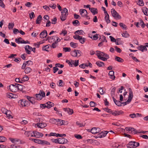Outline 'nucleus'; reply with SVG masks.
Segmentation results:
<instances>
[{"label":"nucleus","instance_id":"nucleus-1","mask_svg":"<svg viewBox=\"0 0 148 148\" xmlns=\"http://www.w3.org/2000/svg\"><path fill=\"white\" fill-rule=\"evenodd\" d=\"M61 15L60 16L61 20L64 21L66 19V17L68 14V10L66 8H64L61 12Z\"/></svg>","mask_w":148,"mask_h":148},{"label":"nucleus","instance_id":"nucleus-2","mask_svg":"<svg viewBox=\"0 0 148 148\" xmlns=\"http://www.w3.org/2000/svg\"><path fill=\"white\" fill-rule=\"evenodd\" d=\"M139 145V143H138L136 142L131 141L127 145V147L130 148H135L138 146Z\"/></svg>","mask_w":148,"mask_h":148},{"label":"nucleus","instance_id":"nucleus-3","mask_svg":"<svg viewBox=\"0 0 148 148\" xmlns=\"http://www.w3.org/2000/svg\"><path fill=\"white\" fill-rule=\"evenodd\" d=\"M36 96L37 100H40L45 96V93L43 91L40 90L39 93L36 94Z\"/></svg>","mask_w":148,"mask_h":148},{"label":"nucleus","instance_id":"nucleus-4","mask_svg":"<svg viewBox=\"0 0 148 148\" xmlns=\"http://www.w3.org/2000/svg\"><path fill=\"white\" fill-rule=\"evenodd\" d=\"M111 13L112 16L114 18L120 19L121 18V16L114 9H112L111 10Z\"/></svg>","mask_w":148,"mask_h":148},{"label":"nucleus","instance_id":"nucleus-5","mask_svg":"<svg viewBox=\"0 0 148 148\" xmlns=\"http://www.w3.org/2000/svg\"><path fill=\"white\" fill-rule=\"evenodd\" d=\"M73 38L75 39L79 40L80 42L82 44L84 43L85 42L84 38H82L79 35H75L73 36Z\"/></svg>","mask_w":148,"mask_h":148},{"label":"nucleus","instance_id":"nucleus-6","mask_svg":"<svg viewBox=\"0 0 148 148\" xmlns=\"http://www.w3.org/2000/svg\"><path fill=\"white\" fill-rule=\"evenodd\" d=\"M16 84H11L9 86V89L11 91L13 92H16L17 91Z\"/></svg>","mask_w":148,"mask_h":148},{"label":"nucleus","instance_id":"nucleus-7","mask_svg":"<svg viewBox=\"0 0 148 148\" xmlns=\"http://www.w3.org/2000/svg\"><path fill=\"white\" fill-rule=\"evenodd\" d=\"M101 130L99 128L94 127L91 130V132L93 134H96L100 132Z\"/></svg>","mask_w":148,"mask_h":148},{"label":"nucleus","instance_id":"nucleus-8","mask_svg":"<svg viewBox=\"0 0 148 148\" xmlns=\"http://www.w3.org/2000/svg\"><path fill=\"white\" fill-rule=\"evenodd\" d=\"M129 95L128 96V99L127 101V102H129V103H130L133 98V92L131 89L130 88H129Z\"/></svg>","mask_w":148,"mask_h":148},{"label":"nucleus","instance_id":"nucleus-9","mask_svg":"<svg viewBox=\"0 0 148 148\" xmlns=\"http://www.w3.org/2000/svg\"><path fill=\"white\" fill-rule=\"evenodd\" d=\"M79 12L82 17H85L87 15V12L85 9H81L79 10Z\"/></svg>","mask_w":148,"mask_h":148},{"label":"nucleus","instance_id":"nucleus-10","mask_svg":"<svg viewBox=\"0 0 148 148\" xmlns=\"http://www.w3.org/2000/svg\"><path fill=\"white\" fill-rule=\"evenodd\" d=\"M34 136L38 138L42 137L43 136V134L42 133L37 132H33Z\"/></svg>","mask_w":148,"mask_h":148},{"label":"nucleus","instance_id":"nucleus-11","mask_svg":"<svg viewBox=\"0 0 148 148\" xmlns=\"http://www.w3.org/2000/svg\"><path fill=\"white\" fill-rule=\"evenodd\" d=\"M67 139L64 138H58V143L59 144H64L67 143Z\"/></svg>","mask_w":148,"mask_h":148},{"label":"nucleus","instance_id":"nucleus-12","mask_svg":"<svg viewBox=\"0 0 148 148\" xmlns=\"http://www.w3.org/2000/svg\"><path fill=\"white\" fill-rule=\"evenodd\" d=\"M36 125L39 128H43L47 126V124L44 123H38Z\"/></svg>","mask_w":148,"mask_h":148},{"label":"nucleus","instance_id":"nucleus-13","mask_svg":"<svg viewBox=\"0 0 148 148\" xmlns=\"http://www.w3.org/2000/svg\"><path fill=\"white\" fill-rule=\"evenodd\" d=\"M108 132H109L108 131H105L103 132H101L98 134L97 137H100V138L105 137Z\"/></svg>","mask_w":148,"mask_h":148},{"label":"nucleus","instance_id":"nucleus-14","mask_svg":"<svg viewBox=\"0 0 148 148\" xmlns=\"http://www.w3.org/2000/svg\"><path fill=\"white\" fill-rule=\"evenodd\" d=\"M47 35V32L46 30H44L40 34V37L41 38H43L46 37Z\"/></svg>","mask_w":148,"mask_h":148},{"label":"nucleus","instance_id":"nucleus-15","mask_svg":"<svg viewBox=\"0 0 148 148\" xmlns=\"http://www.w3.org/2000/svg\"><path fill=\"white\" fill-rule=\"evenodd\" d=\"M60 120H61L59 119H51L50 120V122L53 124L57 125L56 123H58V122L60 121Z\"/></svg>","mask_w":148,"mask_h":148},{"label":"nucleus","instance_id":"nucleus-16","mask_svg":"<svg viewBox=\"0 0 148 148\" xmlns=\"http://www.w3.org/2000/svg\"><path fill=\"white\" fill-rule=\"evenodd\" d=\"M104 53L99 51H96V55L100 59V57H103V56H104Z\"/></svg>","mask_w":148,"mask_h":148},{"label":"nucleus","instance_id":"nucleus-17","mask_svg":"<svg viewBox=\"0 0 148 148\" xmlns=\"http://www.w3.org/2000/svg\"><path fill=\"white\" fill-rule=\"evenodd\" d=\"M112 114L115 116H118L123 113V112L122 111H115L114 112H112Z\"/></svg>","mask_w":148,"mask_h":148},{"label":"nucleus","instance_id":"nucleus-18","mask_svg":"<svg viewBox=\"0 0 148 148\" xmlns=\"http://www.w3.org/2000/svg\"><path fill=\"white\" fill-rule=\"evenodd\" d=\"M109 58V57L107 54L104 53V56L103 57H100V60H101L103 61H107V59Z\"/></svg>","mask_w":148,"mask_h":148},{"label":"nucleus","instance_id":"nucleus-19","mask_svg":"<svg viewBox=\"0 0 148 148\" xmlns=\"http://www.w3.org/2000/svg\"><path fill=\"white\" fill-rule=\"evenodd\" d=\"M27 99L32 104H35V102L34 101V98L29 96H27Z\"/></svg>","mask_w":148,"mask_h":148},{"label":"nucleus","instance_id":"nucleus-20","mask_svg":"<svg viewBox=\"0 0 148 148\" xmlns=\"http://www.w3.org/2000/svg\"><path fill=\"white\" fill-rule=\"evenodd\" d=\"M68 124V123L67 121H65L63 120H60V121L58 123H57L58 125H59L60 126L62 125H67Z\"/></svg>","mask_w":148,"mask_h":148},{"label":"nucleus","instance_id":"nucleus-21","mask_svg":"<svg viewBox=\"0 0 148 148\" xmlns=\"http://www.w3.org/2000/svg\"><path fill=\"white\" fill-rule=\"evenodd\" d=\"M89 9L93 15H95L97 13V10L96 8H89Z\"/></svg>","mask_w":148,"mask_h":148},{"label":"nucleus","instance_id":"nucleus-22","mask_svg":"<svg viewBox=\"0 0 148 148\" xmlns=\"http://www.w3.org/2000/svg\"><path fill=\"white\" fill-rule=\"evenodd\" d=\"M108 74L110 77V78L112 79H114L115 78V76L114 75V71H109Z\"/></svg>","mask_w":148,"mask_h":148},{"label":"nucleus","instance_id":"nucleus-23","mask_svg":"<svg viewBox=\"0 0 148 148\" xmlns=\"http://www.w3.org/2000/svg\"><path fill=\"white\" fill-rule=\"evenodd\" d=\"M138 49L139 50L142 52H143L144 50L147 51V48L146 47V46L143 45H140V46L138 47Z\"/></svg>","mask_w":148,"mask_h":148},{"label":"nucleus","instance_id":"nucleus-24","mask_svg":"<svg viewBox=\"0 0 148 148\" xmlns=\"http://www.w3.org/2000/svg\"><path fill=\"white\" fill-rule=\"evenodd\" d=\"M63 109L65 111L67 112L68 113H69V114L71 115L73 113V110L72 109H71L69 108H64Z\"/></svg>","mask_w":148,"mask_h":148},{"label":"nucleus","instance_id":"nucleus-25","mask_svg":"<svg viewBox=\"0 0 148 148\" xmlns=\"http://www.w3.org/2000/svg\"><path fill=\"white\" fill-rule=\"evenodd\" d=\"M21 104L22 106H26L27 104L28 101L23 100H21Z\"/></svg>","mask_w":148,"mask_h":148},{"label":"nucleus","instance_id":"nucleus-26","mask_svg":"<svg viewBox=\"0 0 148 148\" xmlns=\"http://www.w3.org/2000/svg\"><path fill=\"white\" fill-rule=\"evenodd\" d=\"M46 104L47 105V108H50L54 106L53 103L50 101L48 102Z\"/></svg>","mask_w":148,"mask_h":148},{"label":"nucleus","instance_id":"nucleus-27","mask_svg":"<svg viewBox=\"0 0 148 148\" xmlns=\"http://www.w3.org/2000/svg\"><path fill=\"white\" fill-rule=\"evenodd\" d=\"M142 11L145 15L148 16V9L146 7H143L142 9Z\"/></svg>","mask_w":148,"mask_h":148},{"label":"nucleus","instance_id":"nucleus-28","mask_svg":"<svg viewBox=\"0 0 148 148\" xmlns=\"http://www.w3.org/2000/svg\"><path fill=\"white\" fill-rule=\"evenodd\" d=\"M9 139L12 143L14 144H16V142H18L20 141V140L17 138H9Z\"/></svg>","mask_w":148,"mask_h":148},{"label":"nucleus","instance_id":"nucleus-29","mask_svg":"<svg viewBox=\"0 0 148 148\" xmlns=\"http://www.w3.org/2000/svg\"><path fill=\"white\" fill-rule=\"evenodd\" d=\"M30 140H31L34 141L35 143L40 144H41V142L42 141V140L36 139L31 138L30 139Z\"/></svg>","mask_w":148,"mask_h":148},{"label":"nucleus","instance_id":"nucleus-30","mask_svg":"<svg viewBox=\"0 0 148 148\" xmlns=\"http://www.w3.org/2000/svg\"><path fill=\"white\" fill-rule=\"evenodd\" d=\"M96 64L99 67H102L105 65L104 63L100 61H97L96 62Z\"/></svg>","mask_w":148,"mask_h":148},{"label":"nucleus","instance_id":"nucleus-31","mask_svg":"<svg viewBox=\"0 0 148 148\" xmlns=\"http://www.w3.org/2000/svg\"><path fill=\"white\" fill-rule=\"evenodd\" d=\"M17 85V91L18 90H20V91H21L23 90V86L22 85L19 84H16Z\"/></svg>","mask_w":148,"mask_h":148},{"label":"nucleus","instance_id":"nucleus-32","mask_svg":"<svg viewBox=\"0 0 148 148\" xmlns=\"http://www.w3.org/2000/svg\"><path fill=\"white\" fill-rule=\"evenodd\" d=\"M42 18V16L40 15H39L36 20V23L39 24L40 23V21Z\"/></svg>","mask_w":148,"mask_h":148},{"label":"nucleus","instance_id":"nucleus-33","mask_svg":"<svg viewBox=\"0 0 148 148\" xmlns=\"http://www.w3.org/2000/svg\"><path fill=\"white\" fill-rule=\"evenodd\" d=\"M115 60L117 62H122L123 61V60L122 59L117 56H116Z\"/></svg>","mask_w":148,"mask_h":148},{"label":"nucleus","instance_id":"nucleus-34","mask_svg":"<svg viewBox=\"0 0 148 148\" xmlns=\"http://www.w3.org/2000/svg\"><path fill=\"white\" fill-rule=\"evenodd\" d=\"M70 45L73 48H75L78 46L77 43H75L73 42H71L70 43Z\"/></svg>","mask_w":148,"mask_h":148},{"label":"nucleus","instance_id":"nucleus-35","mask_svg":"<svg viewBox=\"0 0 148 148\" xmlns=\"http://www.w3.org/2000/svg\"><path fill=\"white\" fill-rule=\"evenodd\" d=\"M10 148H22L20 145L16 146L15 144H12L10 145Z\"/></svg>","mask_w":148,"mask_h":148},{"label":"nucleus","instance_id":"nucleus-36","mask_svg":"<svg viewBox=\"0 0 148 148\" xmlns=\"http://www.w3.org/2000/svg\"><path fill=\"white\" fill-rule=\"evenodd\" d=\"M72 23L75 26L79 25H80V23H79V21L77 20H76L72 22Z\"/></svg>","mask_w":148,"mask_h":148},{"label":"nucleus","instance_id":"nucleus-37","mask_svg":"<svg viewBox=\"0 0 148 148\" xmlns=\"http://www.w3.org/2000/svg\"><path fill=\"white\" fill-rule=\"evenodd\" d=\"M119 25L120 26L122 27V28L124 29H126L127 28V27L123 23H120L119 24Z\"/></svg>","mask_w":148,"mask_h":148},{"label":"nucleus","instance_id":"nucleus-38","mask_svg":"<svg viewBox=\"0 0 148 148\" xmlns=\"http://www.w3.org/2000/svg\"><path fill=\"white\" fill-rule=\"evenodd\" d=\"M94 140H95L92 139H87L86 140H84V142L86 143H90L91 144L93 143Z\"/></svg>","mask_w":148,"mask_h":148},{"label":"nucleus","instance_id":"nucleus-39","mask_svg":"<svg viewBox=\"0 0 148 148\" xmlns=\"http://www.w3.org/2000/svg\"><path fill=\"white\" fill-rule=\"evenodd\" d=\"M41 144L42 145H50V143L48 142L45 140H42V141L41 142Z\"/></svg>","mask_w":148,"mask_h":148},{"label":"nucleus","instance_id":"nucleus-40","mask_svg":"<svg viewBox=\"0 0 148 148\" xmlns=\"http://www.w3.org/2000/svg\"><path fill=\"white\" fill-rule=\"evenodd\" d=\"M72 64H73L75 66H77L79 65V60H73V62Z\"/></svg>","mask_w":148,"mask_h":148},{"label":"nucleus","instance_id":"nucleus-41","mask_svg":"<svg viewBox=\"0 0 148 148\" xmlns=\"http://www.w3.org/2000/svg\"><path fill=\"white\" fill-rule=\"evenodd\" d=\"M31 69L29 67H27L25 70V72L26 73H28L31 72Z\"/></svg>","mask_w":148,"mask_h":148},{"label":"nucleus","instance_id":"nucleus-42","mask_svg":"<svg viewBox=\"0 0 148 148\" xmlns=\"http://www.w3.org/2000/svg\"><path fill=\"white\" fill-rule=\"evenodd\" d=\"M6 97L9 98H12L13 97V95L11 93H7L6 94Z\"/></svg>","mask_w":148,"mask_h":148},{"label":"nucleus","instance_id":"nucleus-43","mask_svg":"<svg viewBox=\"0 0 148 148\" xmlns=\"http://www.w3.org/2000/svg\"><path fill=\"white\" fill-rule=\"evenodd\" d=\"M71 53L72 56L73 57H76L77 56V54L76 50H75L73 51H72Z\"/></svg>","mask_w":148,"mask_h":148},{"label":"nucleus","instance_id":"nucleus-44","mask_svg":"<svg viewBox=\"0 0 148 148\" xmlns=\"http://www.w3.org/2000/svg\"><path fill=\"white\" fill-rule=\"evenodd\" d=\"M1 110L3 113L5 114L6 115H7V113L9 112H8L7 110L4 108H2Z\"/></svg>","mask_w":148,"mask_h":148},{"label":"nucleus","instance_id":"nucleus-45","mask_svg":"<svg viewBox=\"0 0 148 148\" xmlns=\"http://www.w3.org/2000/svg\"><path fill=\"white\" fill-rule=\"evenodd\" d=\"M139 23L141 24V26L143 28H144L146 25V24H145L143 20L141 19Z\"/></svg>","mask_w":148,"mask_h":148},{"label":"nucleus","instance_id":"nucleus-46","mask_svg":"<svg viewBox=\"0 0 148 148\" xmlns=\"http://www.w3.org/2000/svg\"><path fill=\"white\" fill-rule=\"evenodd\" d=\"M137 4L141 6H143L144 5V3L143 0H138Z\"/></svg>","mask_w":148,"mask_h":148},{"label":"nucleus","instance_id":"nucleus-47","mask_svg":"<svg viewBox=\"0 0 148 148\" xmlns=\"http://www.w3.org/2000/svg\"><path fill=\"white\" fill-rule=\"evenodd\" d=\"M6 140V138L2 136H0V142H5Z\"/></svg>","mask_w":148,"mask_h":148},{"label":"nucleus","instance_id":"nucleus-48","mask_svg":"<svg viewBox=\"0 0 148 148\" xmlns=\"http://www.w3.org/2000/svg\"><path fill=\"white\" fill-rule=\"evenodd\" d=\"M29 78L28 76L26 75H25L21 79L22 81H26L29 80Z\"/></svg>","mask_w":148,"mask_h":148},{"label":"nucleus","instance_id":"nucleus-49","mask_svg":"<svg viewBox=\"0 0 148 148\" xmlns=\"http://www.w3.org/2000/svg\"><path fill=\"white\" fill-rule=\"evenodd\" d=\"M120 40L121 39L119 38L116 39L115 42L116 45H119L121 43Z\"/></svg>","mask_w":148,"mask_h":148},{"label":"nucleus","instance_id":"nucleus-50","mask_svg":"<svg viewBox=\"0 0 148 148\" xmlns=\"http://www.w3.org/2000/svg\"><path fill=\"white\" fill-rule=\"evenodd\" d=\"M55 37H56V36H53L52 37H50L48 38V40L49 42H52L53 41L52 40H53V41L55 40Z\"/></svg>","mask_w":148,"mask_h":148},{"label":"nucleus","instance_id":"nucleus-51","mask_svg":"<svg viewBox=\"0 0 148 148\" xmlns=\"http://www.w3.org/2000/svg\"><path fill=\"white\" fill-rule=\"evenodd\" d=\"M14 26V24L13 23H9L8 24V28L9 29H12Z\"/></svg>","mask_w":148,"mask_h":148},{"label":"nucleus","instance_id":"nucleus-52","mask_svg":"<svg viewBox=\"0 0 148 148\" xmlns=\"http://www.w3.org/2000/svg\"><path fill=\"white\" fill-rule=\"evenodd\" d=\"M115 90L116 88L115 87H114L112 89L111 92V94L112 96H114Z\"/></svg>","mask_w":148,"mask_h":148},{"label":"nucleus","instance_id":"nucleus-53","mask_svg":"<svg viewBox=\"0 0 148 148\" xmlns=\"http://www.w3.org/2000/svg\"><path fill=\"white\" fill-rule=\"evenodd\" d=\"M83 31L82 30H77L76 31L75 34H76V33H77L79 35H82L83 34Z\"/></svg>","mask_w":148,"mask_h":148},{"label":"nucleus","instance_id":"nucleus-54","mask_svg":"<svg viewBox=\"0 0 148 148\" xmlns=\"http://www.w3.org/2000/svg\"><path fill=\"white\" fill-rule=\"evenodd\" d=\"M73 62V60H71V61H69V60H66V62L68 63L71 67L72 66V63Z\"/></svg>","mask_w":148,"mask_h":148},{"label":"nucleus","instance_id":"nucleus-55","mask_svg":"<svg viewBox=\"0 0 148 148\" xmlns=\"http://www.w3.org/2000/svg\"><path fill=\"white\" fill-rule=\"evenodd\" d=\"M122 35L123 37L125 38L128 37L129 35V34L127 33L126 31H125V32L123 33Z\"/></svg>","mask_w":148,"mask_h":148},{"label":"nucleus","instance_id":"nucleus-56","mask_svg":"<svg viewBox=\"0 0 148 148\" xmlns=\"http://www.w3.org/2000/svg\"><path fill=\"white\" fill-rule=\"evenodd\" d=\"M131 131L132 133H134V134L138 133L136 129L132 127L131 128Z\"/></svg>","mask_w":148,"mask_h":148},{"label":"nucleus","instance_id":"nucleus-57","mask_svg":"<svg viewBox=\"0 0 148 148\" xmlns=\"http://www.w3.org/2000/svg\"><path fill=\"white\" fill-rule=\"evenodd\" d=\"M99 92L101 95H103L105 92L102 88L101 87H100L99 88Z\"/></svg>","mask_w":148,"mask_h":148},{"label":"nucleus","instance_id":"nucleus-58","mask_svg":"<svg viewBox=\"0 0 148 148\" xmlns=\"http://www.w3.org/2000/svg\"><path fill=\"white\" fill-rule=\"evenodd\" d=\"M64 85V83L62 80H59V86H63Z\"/></svg>","mask_w":148,"mask_h":148},{"label":"nucleus","instance_id":"nucleus-59","mask_svg":"<svg viewBox=\"0 0 148 148\" xmlns=\"http://www.w3.org/2000/svg\"><path fill=\"white\" fill-rule=\"evenodd\" d=\"M114 103L118 106H122L121 102L117 100Z\"/></svg>","mask_w":148,"mask_h":148},{"label":"nucleus","instance_id":"nucleus-60","mask_svg":"<svg viewBox=\"0 0 148 148\" xmlns=\"http://www.w3.org/2000/svg\"><path fill=\"white\" fill-rule=\"evenodd\" d=\"M63 49L65 52L67 51L70 52L71 51L70 48L68 47H65L63 48Z\"/></svg>","mask_w":148,"mask_h":148},{"label":"nucleus","instance_id":"nucleus-61","mask_svg":"<svg viewBox=\"0 0 148 148\" xmlns=\"http://www.w3.org/2000/svg\"><path fill=\"white\" fill-rule=\"evenodd\" d=\"M88 65L85 64H83L79 65V67L83 69H85L86 66H88Z\"/></svg>","mask_w":148,"mask_h":148},{"label":"nucleus","instance_id":"nucleus-62","mask_svg":"<svg viewBox=\"0 0 148 148\" xmlns=\"http://www.w3.org/2000/svg\"><path fill=\"white\" fill-rule=\"evenodd\" d=\"M57 42L55 41L51 45V47H52L53 48H56L57 46Z\"/></svg>","mask_w":148,"mask_h":148},{"label":"nucleus","instance_id":"nucleus-63","mask_svg":"<svg viewBox=\"0 0 148 148\" xmlns=\"http://www.w3.org/2000/svg\"><path fill=\"white\" fill-rule=\"evenodd\" d=\"M74 18L76 19H79L81 18L80 16L76 14H75L74 15Z\"/></svg>","mask_w":148,"mask_h":148},{"label":"nucleus","instance_id":"nucleus-64","mask_svg":"<svg viewBox=\"0 0 148 148\" xmlns=\"http://www.w3.org/2000/svg\"><path fill=\"white\" fill-rule=\"evenodd\" d=\"M51 140L53 143H58V139H51Z\"/></svg>","mask_w":148,"mask_h":148}]
</instances>
